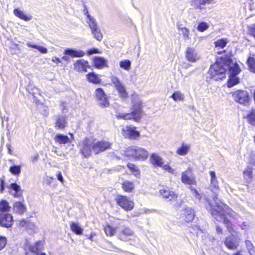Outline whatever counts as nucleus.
<instances>
[{
	"label": "nucleus",
	"mask_w": 255,
	"mask_h": 255,
	"mask_svg": "<svg viewBox=\"0 0 255 255\" xmlns=\"http://www.w3.org/2000/svg\"><path fill=\"white\" fill-rule=\"evenodd\" d=\"M208 206H207V210L217 221L223 222L226 226L229 232L232 235H233L235 231L233 227L232 224L226 217L225 215H224V209L220 203H218L216 206H214L209 200H208Z\"/></svg>",
	"instance_id": "f257e3e1"
},
{
	"label": "nucleus",
	"mask_w": 255,
	"mask_h": 255,
	"mask_svg": "<svg viewBox=\"0 0 255 255\" xmlns=\"http://www.w3.org/2000/svg\"><path fill=\"white\" fill-rule=\"evenodd\" d=\"M131 110L130 113L125 114H119L116 116L118 119H123L125 120H133L135 122L140 121L143 114L142 102L138 99H134Z\"/></svg>",
	"instance_id": "f03ea898"
},
{
	"label": "nucleus",
	"mask_w": 255,
	"mask_h": 255,
	"mask_svg": "<svg viewBox=\"0 0 255 255\" xmlns=\"http://www.w3.org/2000/svg\"><path fill=\"white\" fill-rule=\"evenodd\" d=\"M226 68L224 63L222 62V57L211 65L208 71V74L211 79L214 81L222 80L226 77Z\"/></svg>",
	"instance_id": "7ed1b4c3"
},
{
	"label": "nucleus",
	"mask_w": 255,
	"mask_h": 255,
	"mask_svg": "<svg viewBox=\"0 0 255 255\" xmlns=\"http://www.w3.org/2000/svg\"><path fill=\"white\" fill-rule=\"evenodd\" d=\"M210 175L211 176L210 184L208 189L213 193V195L212 196V200L211 201L207 198H206V200L208 203V204L206 205V206H208V200L211 202L214 206L217 205L219 203L218 202L219 201L218 199V196L220 191V187L216 173L214 171H212L210 172Z\"/></svg>",
	"instance_id": "20e7f679"
},
{
	"label": "nucleus",
	"mask_w": 255,
	"mask_h": 255,
	"mask_svg": "<svg viewBox=\"0 0 255 255\" xmlns=\"http://www.w3.org/2000/svg\"><path fill=\"white\" fill-rule=\"evenodd\" d=\"M148 154V152L146 150L137 146L128 147L126 151V155L127 156L133 157L136 160L144 161L147 159Z\"/></svg>",
	"instance_id": "39448f33"
},
{
	"label": "nucleus",
	"mask_w": 255,
	"mask_h": 255,
	"mask_svg": "<svg viewBox=\"0 0 255 255\" xmlns=\"http://www.w3.org/2000/svg\"><path fill=\"white\" fill-rule=\"evenodd\" d=\"M117 236L119 240L125 242L133 241L135 238L133 231L130 228L125 226L118 228Z\"/></svg>",
	"instance_id": "423d86ee"
},
{
	"label": "nucleus",
	"mask_w": 255,
	"mask_h": 255,
	"mask_svg": "<svg viewBox=\"0 0 255 255\" xmlns=\"http://www.w3.org/2000/svg\"><path fill=\"white\" fill-rule=\"evenodd\" d=\"M85 14L87 16V22L91 30L92 34L95 39L98 41H101L103 38V35L98 26L96 20L88 13L87 10Z\"/></svg>",
	"instance_id": "0eeeda50"
},
{
	"label": "nucleus",
	"mask_w": 255,
	"mask_h": 255,
	"mask_svg": "<svg viewBox=\"0 0 255 255\" xmlns=\"http://www.w3.org/2000/svg\"><path fill=\"white\" fill-rule=\"evenodd\" d=\"M222 62L224 63L226 71L229 70V75L237 76L241 71L237 63H234L230 56L225 55L222 57Z\"/></svg>",
	"instance_id": "6e6552de"
},
{
	"label": "nucleus",
	"mask_w": 255,
	"mask_h": 255,
	"mask_svg": "<svg viewBox=\"0 0 255 255\" xmlns=\"http://www.w3.org/2000/svg\"><path fill=\"white\" fill-rule=\"evenodd\" d=\"M232 96L235 101L245 106L247 105L250 102V98L249 93L245 90H237L233 93Z\"/></svg>",
	"instance_id": "1a4fd4ad"
},
{
	"label": "nucleus",
	"mask_w": 255,
	"mask_h": 255,
	"mask_svg": "<svg viewBox=\"0 0 255 255\" xmlns=\"http://www.w3.org/2000/svg\"><path fill=\"white\" fill-rule=\"evenodd\" d=\"M116 201L119 206L127 211H131L134 207V203L127 196L118 195Z\"/></svg>",
	"instance_id": "9d476101"
},
{
	"label": "nucleus",
	"mask_w": 255,
	"mask_h": 255,
	"mask_svg": "<svg viewBox=\"0 0 255 255\" xmlns=\"http://www.w3.org/2000/svg\"><path fill=\"white\" fill-rule=\"evenodd\" d=\"M44 249V242L41 241H38L33 244H31L29 242L27 241L25 250H28L30 255H36ZM28 253V252H26Z\"/></svg>",
	"instance_id": "9b49d317"
},
{
	"label": "nucleus",
	"mask_w": 255,
	"mask_h": 255,
	"mask_svg": "<svg viewBox=\"0 0 255 255\" xmlns=\"http://www.w3.org/2000/svg\"><path fill=\"white\" fill-rule=\"evenodd\" d=\"M111 80L116 90L118 91L120 97L123 98H127L128 96V94L127 92L125 86L120 80L115 76H111Z\"/></svg>",
	"instance_id": "f8f14e48"
},
{
	"label": "nucleus",
	"mask_w": 255,
	"mask_h": 255,
	"mask_svg": "<svg viewBox=\"0 0 255 255\" xmlns=\"http://www.w3.org/2000/svg\"><path fill=\"white\" fill-rule=\"evenodd\" d=\"M96 97L98 105L101 108L107 107L109 106V102L107 96L103 89L97 88L95 91Z\"/></svg>",
	"instance_id": "ddd939ff"
},
{
	"label": "nucleus",
	"mask_w": 255,
	"mask_h": 255,
	"mask_svg": "<svg viewBox=\"0 0 255 255\" xmlns=\"http://www.w3.org/2000/svg\"><path fill=\"white\" fill-rule=\"evenodd\" d=\"M13 217L10 214L0 213V226L6 228L12 227L13 224Z\"/></svg>",
	"instance_id": "4468645a"
},
{
	"label": "nucleus",
	"mask_w": 255,
	"mask_h": 255,
	"mask_svg": "<svg viewBox=\"0 0 255 255\" xmlns=\"http://www.w3.org/2000/svg\"><path fill=\"white\" fill-rule=\"evenodd\" d=\"M240 239L234 235L227 237L225 241V246L230 250H235L239 245Z\"/></svg>",
	"instance_id": "2eb2a0df"
},
{
	"label": "nucleus",
	"mask_w": 255,
	"mask_h": 255,
	"mask_svg": "<svg viewBox=\"0 0 255 255\" xmlns=\"http://www.w3.org/2000/svg\"><path fill=\"white\" fill-rule=\"evenodd\" d=\"M124 135L125 137L131 139H135L139 136V132L135 129V127L127 126L123 129Z\"/></svg>",
	"instance_id": "dca6fc26"
},
{
	"label": "nucleus",
	"mask_w": 255,
	"mask_h": 255,
	"mask_svg": "<svg viewBox=\"0 0 255 255\" xmlns=\"http://www.w3.org/2000/svg\"><path fill=\"white\" fill-rule=\"evenodd\" d=\"M191 4L195 9H199L200 11H207L211 8L209 6L206 0H192Z\"/></svg>",
	"instance_id": "f3484780"
},
{
	"label": "nucleus",
	"mask_w": 255,
	"mask_h": 255,
	"mask_svg": "<svg viewBox=\"0 0 255 255\" xmlns=\"http://www.w3.org/2000/svg\"><path fill=\"white\" fill-rule=\"evenodd\" d=\"M181 181L183 183L188 185H192L195 183V180L192 176V170L190 168L182 173Z\"/></svg>",
	"instance_id": "a211bd4d"
},
{
	"label": "nucleus",
	"mask_w": 255,
	"mask_h": 255,
	"mask_svg": "<svg viewBox=\"0 0 255 255\" xmlns=\"http://www.w3.org/2000/svg\"><path fill=\"white\" fill-rule=\"evenodd\" d=\"M110 147V143L106 141H98L92 146V149L95 154L103 151Z\"/></svg>",
	"instance_id": "6ab92c4d"
},
{
	"label": "nucleus",
	"mask_w": 255,
	"mask_h": 255,
	"mask_svg": "<svg viewBox=\"0 0 255 255\" xmlns=\"http://www.w3.org/2000/svg\"><path fill=\"white\" fill-rule=\"evenodd\" d=\"M194 216V210L191 208L186 207L181 211V217L186 222L192 221Z\"/></svg>",
	"instance_id": "aec40b11"
},
{
	"label": "nucleus",
	"mask_w": 255,
	"mask_h": 255,
	"mask_svg": "<svg viewBox=\"0 0 255 255\" xmlns=\"http://www.w3.org/2000/svg\"><path fill=\"white\" fill-rule=\"evenodd\" d=\"M67 117L65 115H57L55 116V127L58 129H64L67 126Z\"/></svg>",
	"instance_id": "412c9836"
},
{
	"label": "nucleus",
	"mask_w": 255,
	"mask_h": 255,
	"mask_svg": "<svg viewBox=\"0 0 255 255\" xmlns=\"http://www.w3.org/2000/svg\"><path fill=\"white\" fill-rule=\"evenodd\" d=\"M89 67L88 62L83 59L77 60L74 64V69L78 72H87Z\"/></svg>",
	"instance_id": "4be33fe9"
},
{
	"label": "nucleus",
	"mask_w": 255,
	"mask_h": 255,
	"mask_svg": "<svg viewBox=\"0 0 255 255\" xmlns=\"http://www.w3.org/2000/svg\"><path fill=\"white\" fill-rule=\"evenodd\" d=\"M9 189L10 194L14 197L20 198L22 196V190L20 186L16 183H11L10 184Z\"/></svg>",
	"instance_id": "5701e85b"
},
{
	"label": "nucleus",
	"mask_w": 255,
	"mask_h": 255,
	"mask_svg": "<svg viewBox=\"0 0 255 255\" xmlns=\"http://www.w3.org/2000/svg\"><path fill=\"white\" fill-rule=\"evenodd\" d=\"M159 192L164 198L169 200L176 199L177 197V194L168 188H162L159 190Z\"/></svg>",
	"instance_id": "b1692460"
},
{
	"label": "nucleus",
	"mask_w": 255,
	"mask_h": 255,
	"mask_svg": "<svg viewBox=\"0 0 255 255\" xmlns=\"http://www.w3.org/2000/svg\"><path fill=\"white\" fill-rule=\"evenodd\" d=\"M186 57L189 61L194 62L198 59V54L195 49L188 47L186 51Z\"/></svg>",
	"instance_id": "393cba45"
},
{
	"label": "nucleus",
	"mask_w": 255,
	"mask_h": 255,
	"mask_svg": "<svg viewBox=\"0 0 255 255\" xmlns=\"http://www.w3.org/2000/svg\"><path fill=\"white\" fill-rule=\"evenodd\" d=\"M64 54L72 57H82L84 56L85 52L82 50H77L72 48H67L64 52Z\"/></svg>",
	"instance_id": "a878e982"
},
{
	"label": "nucleus",
	"mask_w": 255,
	"mask_h": 255,
	"mask_svg": "<svg viewBox=\"0 0 255 255\" xmlns=\"http://www.w3.org/2000/svg\"><path fill=\"white\" fill-rule=\"evenodd\" d=\"M91 152V142L90 141L86 140L83 142V145L81 149V152L85 157H87L90 155Z\"/></svg>",
	"instance_id": "bb28decb"
},
{
	"label": "nucleus",
	"mask_w": 255,
	"mask_h": 255,
	"mask_svg": "<svg viewBox=\"0 0 255 255\" xmlns=\"http://www.w3.org/2000/svg\"><path fill=\"white\" fill-rule=\"evenodd\" d=\"M55 141L59 144L70 143L71 140L70 138L66 135L58 133L54 138Z\"/></svg>",
	"instance_id": "cd10ccee"
},
{
	"label": "nucleus",
	"mask_w": 255,
	"mask_h": 255,
	"mask_svg": "<svg viewBox=\"0 0 255 255\" xmlns=\"http://www.w3.org/2000/svg\"><path fill=\"white\" fill-rule=\"evenodd\" d=\"M151 163L155 166L161 167L163 165V160L161 157L156 153H152L150 157Z\"/></svg>",
	"instance_id": "c85d7f7f"
},
{
	"label": "nucleus",
	"mask_w": 255,
	"mask_h": 255,
	"mask_svg": "<svg viewBox=\"0 0 255 255\" xmlns=\"http://www.w3.org/2000/svg\"><path fill=\"white\" fill-rule=\"evenodd\" d=\"M218 202L222 206L223 208L224 209V214L226 213L235 219H238L239 218V215L231 209L229 208L228 206L223 204L221 201H219Z\"/></svg>",
	"instance_id": "c756f323"
},
{
	"label": "nucleus",
	"mask_w": 255,
	"mask_h": 255,
	"mask_svg": "<svg viewBox=\"0 0 255 255\" xmlns=\"http://www.w3.org/2000/svg\"><path fill=\"white\" fill-rule=\"evenodd\" d=\"M13 209L14 212L21 215L26 211V206L21 202H15Z\"/></svg>",
	"instance_id": "7c9ffc66"
},
{
	"label": "nucleus",
	"mask_w": 255,
	"mask_h": 255,
	"mask_svg": "<svg viewBox=\"0 0 255 255\" xmlns=\"http://www.w3.org/2000/svg\"><path fill=\"white\" fill-rule=\"evenodd\" d=\"M190 148L189 144L182 143L181 146L178 147L176 150V153L181 156H185L188 154Z\"/></svg>",
	"instance_id": "2f4dec72"
},
{
	"label": "nucleus",
	"mask_w": 255,
	"mask_h": 255,
	"mask_svg": "<svg viewBox=\"0 0 255 255\" xmlns=\"http://www.w3.org/2000/svg\"><path fill=\"white\" fill-rule=\"evenodd\" d=\"M13 13L15 16L25 21H29L32 18L31 16L27 15L22 11L18 9V8L14 9Z\"/></svg>",
	"instance_id": "473e14b6"
},
{
	"label": "nucleus",
	"mask_w": 255,
	"mask_h": 255,
	"mask_svg": "<svg viewBox=\"0 0 255 255\" xmlns=\"http://www.w3.org/2000/svg\"><path fill=\"white\" fill-rule=\"evenodd\" d=\"M244 176L245 179L247 181H251L253 178V167L251 165H248L244 171Z\"/></svg>",
	"instance_id": "72a5a7b5"
},
{
	"label": "nucleus",
	"mask_w": 255,
	"mask_h": 255,
	"mask_svg": "<svg viewBox=\"0 0 255 255\" xmlns=\"http://www.w3.org/2000/svg\"><path fill=\"white\" fill-rule=\"evenodd\" d=\"M118 228H114L110 225H107L104 228L106 234L111 237L114 236L118 232Z\"/></svg>",
	"instance_id": "f704fd0d"
},
{
	"label": "nucleus",
	"mask_w": 255,
	"mask_h": 255,
	"mask_svg": "<svg viewBox=\"0 0 255 255\" xmlns=\"http://www.w3.org/2000/svg\"><path fill=\"white\" fill-rule=\"evenodd\" d=\"M122 188L127 192H131L134 189L133 183L126 180L122 184Z\"/></svg>",
	"instance_id": "c9c22d12"
},
{
	"label": "nucleus",
	"mask_w": 255,
	"mask_h": 255,
	"mask_svg": "<svg viewBox=\"0 0 255 255\" xmlns=\"http://www.w3.org/2000/svg\"><path fill=\"white\" fill-rule=\"evenodd\" d=\"M247 64L249 70L254 73H255V55L253 54L250 56L247 60Z\"/></svg>",
	"instance_id": "e433bc0d"
},
{
	"label": "nucleus",
	"mask_w": 255,
	"mask_h": 255,
	"mask_svg": "<svg viewBox=\"0 0 255 255\" xmlns=\"http://www.w3.org/2000/svg\"><path fill=\"white\" fill-rule=\"evenodd\" d=\"M87 76L88 80L90 82L94 84H98L101 81V80L98 77L97 75L94 72L89 73L87 75Z\"/></svg>",
	"instance_id": "4c0bfd02"
},
{
	"label": "nucleus",
	"mask_w": 255,
	"mask_h": 255,
	"mask_svg": "<svg viewBox=\"0 0 255 255\" xmlns=\"http://www.w3.org/2000/svg\"><path fill=\"white\" fill-rule=\"evenodd\" d=\"M26 45L29 47L37 49L40 52L43 54L47 53L48 52V50L46 47L35 44H32L30 42H27L26 43Z\"/></svg>",
	"instance_id": "58836bf2"
},
{
	"label": "nucleus",
	"mask_w": 255,
	"mask_h": 255,
	"mask_svg": "<svg viewBox=\"0 0 255 255\" xmlns=\"http://www.w3.org/2000/svg\"><path fill=\"white\" fill-rule=\"evenodd\" d=\"M245 245L250 255H255V248L252 242L248 240L245 241Z\"/></svg>",
	"instance_id": "ea45409f"
},
{
	"label": "nucleus",
	"mask_w": 255,
	"mask_h": 255,
	"mask_svg": "<svg viewBox=\"0 0 255 255\" xmlns=\"http://www.w3.org/2000/svg\"><path fill=\"white\" fill-rule=\"evenodd\" d=\"M94 64L96 67L101 68L106 64V60L102 57H96L94 59Z\"/></svg>",
	"instance_id": "a19ab883"
},
{
	"label": "nucleus",
	"mask_w": 255,
	"mask_h": 255,
	"mask_svg": "<svg viewBox=\"0 0 255 255\" xmlns=\"http://www.w3.org/2000/svg\"><path fill=\"white\" fill-rule=\"evenodd\" d=\"M70 228L71 230L76 234H82L83 230L80 226L78 225V224L75 223H72L70 225Z\"/></svg>",
	"instance_id": "79ce46f5"
},
{
	"label": "nucleus",
	"mask_w": 255,
	"mask_h": 255,
	"mask_svg": "<svg viewBox=\"0 0 255 255\" xmlns=\"http://www.w3.org/2000/svg\"><path fill=\"white\" fill-rule=\"evenodd\" d=\"M10 207L9 206L8 202L5 200H2L0 202V211L1 213L8 212L10 210Z\"/></svg>",
	"instance_id": "37998d69"
},
{
	"label": "nucleus",
	"mask_w": 255,
	"mask_h": 255,
	"mask_svg": "<svg viewBox=\"0 0 255 255\" xmlns=\"http://www.w3.org/2000/svg\"><path fill=\"white\" fill-rule=\"evenodd\" d=\"M239 83V79L237 76H231L229 75L227 86L229 88L232 87Z\"/></svg>",
	"instance_id": "c03bdc74"
},
{
	"label": "nucleus",
	"mask_w": 255,
	"mask_h": 255,
	"mask_svg": "<svg viewBox=\"0 0 255 255\" xmlns=\"http://www.w3.org/2000/svg\"><path fill=\"white\" fill-rule=\"evenodd\" d=\"M9 172L15 176H18L21 172V166L20 165H13L9 169Z\"/></svg>",
	"instance_id": "a18cd8bd"
},
{
	"label": "nucleus",
	"mask_w": 255,
	"mask_h": 255,
	"mask_svg": "<svg viewBox=\"0 0 255 255\" xmlns=\"http://www.w3.org/2000/svg\"><path fill=\"white\" fill-rule=\"evenodd\" d=\"M120 66L121 68L126 70H129L131 67V62L129 60H124L120 61Z\"/></svg>",
	"instance_id": "49530a36"
},
{
	"label": "nucleus",
	"mask_w": 255,
	"mask_h": 255,
	"mask_svg": "<svg viewBox=\"0 0 255 255\" xmlns=\"http://www.w3.org/2000/svg\"><path fill=\"white\" fill-rule=\"evenodd\" d=\"M228 43L227 40L226 39H221L214 42L216 47H220L224 48Z\"/></svg>",
	"instance_id": "de8ad7c7"
},
{
	"label": "nucleus",
	"mask_w": 255,
	"mask_h": 255,
	"mask_svg": "<svg viewBox=\"0 0 255 255\" xmlns=\"http://www.w3.org/2000/svg\"><path fill=\"white\" fill-rule=\"evenodd\" d=\"M172 98L175 101L177 100H183L184 99V95L179 91L175 92L171 95Z\"/></svg>",
	"instance_id": "09e8293b"
},
{
	"label": "nucleus",
	"mask_w": 255,
	"mask_h": 255,
	"mask_svg": "<svg viewBox=\"0 0 255 255\" xmlns=\"http://www.w3.org/2000/svg\"><path fill=\"white\" fill-rule=\"evenodd\" d=\"M127 167L131 170V171L136 176L139 175V171L136 166L133 163H128Z\"/></svg>",
	"instance_id": "8fccbe9b"
},
{
	"label": "nucleus",
	"mask_w": 255,
	"mask_h": 255,
	"mask_svg": "<svg viewBox=\"0 0 255 255\" xmlns=\"http://www.w3.org/2000/svg\"><path fill=\"white\" fill-rule=\"evenodd\" d=\"M249 123L255 126V110H253L247 116Z\"/></svg>",
	"instance_id": "3c124183"
},
{
	"label": "nucleus",
	"mask_w": 255,
	"mask_h": 255,
	"mask_svg": "<svg viewBox=\"0 0 255 255\" xmlns=\"http://www.w3.org/2000/svg\"><path fill=\"white\" fill-rule=\"evenodd\" d=\"M209 25L205 22H200L197 26V29L200 32H203L209 28Z\"/></svg>",
	"instance_id": "603ef678"
},
{
	"label": "nucleus",
	"mask_w": 255,
	"mask_h": 255,
	"mask_svg": "<svg viewBox=\"0 0 255 255\" xmlns=\"http://www.w3.org/2000/svg\"><path fill=\"white\" fill-rule=\"evenodd\" d=\"M162 166L164 170L167 171L171 174H173L176 176H177V172H176L174 169H172L169 165L165 164L164 165H162Z\"/></svg>",
	"instance_id": "864d4df0"
},
{
	"label": "nucleus",
	"mask_w": 255,
	"mask_h": 255,
	"mask_svg": "<svg viewBox=\"0 0 255 255\" xmlns=\"http://www.w3.org/2000/svg\"><path fill=\"white\" fill-rule=\"evenodd\" d=\"M107 243L110 246L109 247H107V248H106V250L111 251H115V250H117L120 252H123L124 251L122 249L114 246L112 242L110 241H107Z\"/></svg>",
	"instance_id": "5fc2aeb1"
},
{
	"label": "nucleus",
	"mask_w": 255,
	"mask_h": 255,
	"mask_svg": "<svg viewBox=\"0 0 255 255\" xmlns=\"http://www.w3.org/2000/svg\"><path fill=\"white\" fill-rule=\"evenodd\" d=\"M180 29L183 35L184 39L185 40L189 39V30L185 27L181 28Z\"/></svg>",
	"instance_id": "6e6d98bb"
},
{
	"label": "nucleus",
	"mask_w": 255,
	"mask_h": 255,
	"mask_svg": "<svg viewBox=\"0 0 255 255\" xmlns=\"http://www.w3.org/2000/svg\"><path fill=\"white\" fill-rule=\"evenodd\" d=\"M6 241V238L5 237L0 236V251L4 248Z\"/></svg>",
	"instance_id": "4d7b16f0"
},
{
	"label": "nucleus",
	"mask_w": 255,
	"mask_h": 255,
	"mask_svg": "<svg viewBox=\"0 0 255 255\" xmlns=\"http://www.w3.org/2000/svg\"><path fill=\"white\" fill-rule=\"evenodd\" d=\"M250 34L255 38V24H252L248 26Z\"/></svg>",
	"instance_id": "13d9d810"
},
{
	"label": "nucleus",
	"mask_w": 255,
	"mask_h": 255,
	"mask_svg": "<svg viewBox=\"0 0 255 255\" xmlns=\"http://www.w3.org/2000/svg\"><path fill=\"white\" fill-rule=\"evenodd\" d=\"M191 192H192V194L193 195V196L197 199L198 200H200L201 198V196L200 195V194L198 193V192L197 191V190L196 189H195V188H194L193 187H191L190 188Z\"/></svg>",
	"instance_id": "bf43d9fd"
},
{
	"label": "nucleus",
	"mask_w": 255,
	"mask_h": 255,
	"mask_svg": "<svg viewBox=\"0 0 255 255\" xmlns=\"http://www.w3.org/2000/svg\"><path fill=\"white\" fill-rule=\"evenodd\" d=\"M5 182L3 180L0 179V192L2 193L4 189Z\"/></svg>",
	"instance_id": "052dcab7"
},
{
	"label": "nucleus",
	"mask_w": 255,
	"mask_h": 255,
	"mask_svg": "<svg viewBox=\"0 0 255 255\" xmlns=\"http://www.w3.org/2000/svg\"><path fill=\"white\" fill-rule=\"evenodd\" d=\"M98 52V50L96 48L91 49L87 51L88 54L89 55H90L92 54H94V53H97Z\"/></svg>",
	"instance_id": "680f3d73"
},
{
	"label": "nucleus",
	"mask_w": 255,
	"mask_h": 255,
	"mask_svg": "<svg viewBox=\"0 0 255 255\" xmlns=\"http://www.w3.org/2000/svg\"><path fill=\"white\" fill-rule=\"evenodd\" d=\"M57 179L61 181V182H63V176H62V175L61 174V173L60 172H58V173L57 174Z\"/></svg>",
	"instance_id": "e2e57ef3"
},
{
	"label": "nucleus",
	"mask_w": 255,
	"mask_h": 255,
	"mask_svg": "<svg viewBox=\"0 0 255 255\" xmlns=\"http://www.w3.org/2000/svg\"><path fill=\"white\" fill-rule=\"evenodd\" d=\"M52 61L56 63L57 64H58L61 62V60L60 59L56 56H54L52 58Z\"/></svg>",
	"instance_id": "0e129e2a"
},
{
	"label": "nucleus",
	"mask_w": 255,
	"mask_h": 255,
	"mask_svg": "<svg viewBox=\"0 0 255 255\" xmlns=\"http://www.w3.org/2000/svg\"><path fill=\"white\" fill-rule=\"evenodd\" d=\"M216 231H217V234H223V230L222 229V228L220 227H219L218 226H217V227H216Z\"/></svg>",
	"instance_id": "69168bd1"
},
{
	"label": "nucleus",
	"mask_w": 255,
	"mask_h": 255,
	"mask_svg": "<svg viewBox=\"0 0 255 255\" xmlns=\"http://www.w3.org/2000/svg\"><path fill=\"white\" fill-rule=\"evenodd\" d=\"M38 158V154L37 153L36 155H35L31 157V161L33 162H35V161H37Z\"/></svg>",
	"instance_id": "338daca9"
},
{
	"label": "nucleus",
	"mask_w": 255,
	"mask_h": 255,
	"mask_svg": "<svg viewBox=\"0 0 255 255\" xmlns=\"http://www.w3.org/2000/svg\"><path fill=\"white\" fill-rule=\"evenodd\" d=\"M241 228L242 230H247L248 228V225L246 224V223L244 222L241 225Z\"/></svg>",
	"instance_id": "774afa93"
}]
</instances>
